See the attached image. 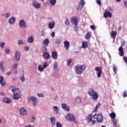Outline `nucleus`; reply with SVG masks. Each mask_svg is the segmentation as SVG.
Listing matches in <instances>:
<instances>
[{"mask_svg":"<svg viewBox=\"0 0 127 127\" xmlns=\"http://www.w3.org/2000/svg\"><path fill=\"white\" fill-rule=\"evenodd\" d=\"M74 69L76 74H78V75H81V74H82L83 72H84L86 69V66L84 64H77L75 66Z\"/></svg>","mask_w":127,"mask_h":127,"instance_id":"obj_1","label":"nucleus"},{"mask_svg":"<svg viewBox=\"0 0 127 127\" xmlns=\"http://www.w3.org/2000/svg\"><path fill=\"white\" fill-rule=\"evenodd\" d=\"M88 94H89L91 97H93L91 99H92L94 101H97V100H98V98H99L98 93L95 92L93 89H90L88 91Z\"/></svg>","mask_w":127,"mask_h":127,"instance_id":"obj_2","label":"nucleus"},{"mask_svg":"<svg viewBox=\"0 0 127 127\" xmlns=\"http://www.w3.org/2000/svg\"><path fill=\"white\" fill-rule=\"evenodd\" d=\"M13 99L14 100H18L19 99V93H20V90L18 88H15L13 91Z\"/></svg>","mask_w":127,"mask_h":127,"instance_id":"obj_3","label":"nucleus"},{"mask_svg":"<svg viewBox=\"0 0 127 127\" xmlns=\"http://www.w3.org/2000/svg\"><path fill=\"white\" fill-rule=\"evenodd\" d=\"M93 119H96L98 123H102V121H104V117H103V115L101 114L98 115L95 114L93 115Z\"/></svg>","mask_w":127,"mask_h":127,"instance_id":"obj_4","label":"nucleus"},{"mask_svg":"<svg viewBox=\"0 0 127 127\" xmlns=\"http://www.w3.org/2000/svg\"><path fill=\"white\" fill-rule=\"evenodd\" d=\"M28 99V101H32L33 107H36L37 103H38V100L36 97H34L33 96L29 97Z\"/></svg>","mask_w":127,"mask_h":127,"instance_id":"obj_5","label":"nucleus"},{"mask_svg":"<svg viewBox=\"0 0 127 127\" xmlns=\"http://www.w3.org/2000/svg\"><path fill=\"white\" fill-rule=\"evenodd\" d=\"M65 119L66 121H69V122H74L75 121V117L71 113H68L65 117Z\"/></svg>","mask_w":127,"mask_h":127,"instance_id":"obj_6","label":"nucleus"},{"mask_svg":"<svg viewBox=\"0 0 127 127\" xmlns=\"http://www.w3.org/2000/svg\"><path fill=\"white\" fill-rule=\"evenodd\" d=\"M95 71H96V72H98L97 77L98 78H100V77L102 76V73L103 72V67L102 66L96 67L95 68Z\"/></svg>","mask_w":127,"mask_h":127,"instance_id":"obj_7","label":"nucleus"},{"mask_svg":"<svg viewBox=\"0 0 127 127\" xmlns=\"http://www.w3.org/2000/svg\"><path fill=\"white\" fill-rule=\"evenodd\" d=\"M70 22L71 23H72V24H74L75 26H77V25H78V19L77 18V17H72Z\"/></svg>","mask_w":127,"mask_h":127,"instance_id":"obj_8","label":"nucleus"},{"mask_svg":"<svg viewBox=\"0 0 127 127\" xmlns=\"http://www.w3.org/2000/svg\"><path fill=\"white\" fill-rule=\"evenodd\" d=\"M19 114L21 116H25L26 114H27V111H26V109L24 108H21L19 110Z\"/></svg>","mask_w":127,"mask_h":127,"instance_id":"obj_9","label":"nucleus"},{"mask_svg":"<svg viewBox=\"0 0 127 127\" xmlns=\"http://www.w3.org/2000/svg\"><path fill=\"white\" fill-rule=\"evenodd\" d=\"M42 56L46 60L47 59H50V57H51V56H50V54L48 52L44 53Z\"/></svg>","mask_w":127,"mask_h":127,"instance_id":"obj_10","label":"nucleus"},{"mask_svg":"<svg viewBox=\"0 0 127 127\" xmlns=\"http://www.w3.org/2000/svg\"><path fill=\"white\" fill-rule=\"evenodd\" d=\"M20 27L21 28H26V23L24 22V20H21L19 22Z\"/></svg>","mask_w":127,"mask_h":127,"instance_id":"obj_11","label":"nucleus"},{"mask_svg":"<svg viewBox=\"0 0 127 127\" xmlns=\"http://www.w3.org/2000/svg\"><path fill=\"white\" fill-rule=\"evenodd\" d=\"M33 6L35 7V8H37V9H39V8L40 7V3L37 2L35 0L33 1Z\"/></svg>","mask_w":127,"mask_h":127,"instance_id":"obj_12","label":"nucleus"},{"mask_svg":"<svg viewBox=\"0 0 127 127\" xmlns=\"http://www.w3.org/2000/svg\"><path fill=\"white\" fill-rule=\"evenodd\" d=\"M65 49L68 50L70 48V43L68 41H65L64 43Z\"/></svg>","mask_w":127,"mask_h":127,"instance_id":"obj_13","label":"nucleus"},{"mask_svg":"<svg viewBox=\"0 0 127 127\" xmlns=\"http://www.w3.org/2000/svg\"><path fill=\"white\" fill-rule=\"evenodd\" d=\"M62 108L64 110V111H66V112H69L70 111V108H69V106L67 105V104L65 103H63L62 105Z\"/></svg>","mask_w":127,"mask_h":127,"instance_id":"obj_14","label":"nucleus"},{"mask_svg":"<svg viewBox=\"0 0 127 127\" xmlns=\"http://www.w3.org/2000/svg\"><path fill=\"white\" fill-rule=\"evenodd\" d=\"M58 58V54L56 51H53L52 53V58L56 60Z\"/></svg>","mask_w":127,"mask_h":127,"instance_id":"obj_15","label":"nucleus"},{"mask_svg":"<svg viewBox=\"0 0 127 127\" xmlns=\"http://www.w3.org/2000/svg\"><path fill=\"white\" fill-rule=\"evenodd\" d=\"M85 4V1H84V0H82L80 4L79 3L77 6V9H82V8H83V6H84Z\"/></svg>","mask_w":127,"mask_h":127,"instance_id":"obj_16","label":"nucleus"},{"mask_svg":"<svg viewBox=\"0 0 127 127\" xmlns=\"http://www.w3.org/2000/svg\"><path fill=\"white\" fill-rule=\"evenodd\" d=\"M119 54L120 56H124L125 55V53L124 52V48H123V47H120L119 48Z\"/></svg>","mask_w":127,"mask_h":127,"instance_id":"obj_17","label":"nucleus"},{"mask_svg":"<svg viewBox=\"0 0 127 127\" xmlns=\"http://www.w3.org/2000/svg\"><path fill=\"white\" fill-rule=\"evenodd\" d=\"M104 16L105 18H107L108 16V17L111 18L112 17V13L108 11H106L104 13Z\"/></svg>","mask_w":127,"mask_h":127,"instance_id":"obj_18","label":"nucleus"},{"mask_svg":"<svg viewBox=\"0 0 127 127\" xmlns=\"http://www.w3.org/2000/svg\"><path fill=\"white\" fill-rule=\"evenodd\" d=\"M20 58V53L18 51H16L15 52V59L16 60V61H18Z\"/></svg>","mask_w":127,"mask_h":127,"instance_id":"obj_19","label":"nucleus"},{"mask_svg":"<svg viewBox=\"0 0 127 127\" xmlns=\"http://www.w3.org/2000/svg\"><path fill=\"white\" fill-rule=\"evenodd\" d=\"M117 31H112L111 32V38L113 39H116V36H117Z\"/></svg>","mask_w":127,"mask_h":127,"instance_id":"obj_20","label":"nucleus"},{"mask_svg":"<svg viewBox=\"0 0 127 127\" xmlns=\"http://www.w3.org/2000/svg\"><path fill=\"white\" fill-rule=\"evenodd\" d=\"M49 44V40L48 39H46L43 42V45H44L45 47L48 46Z\"/></svg>","mask_w":127,"mask_h":127,"instance_id":"obj_21","label":"nucleus"},{"mask_svg":"<svg viewBox=\"0 0 127 127\" xmlns=\"http://www.w3.org/2000/svg\"><path fill=\"white\" fill-rule=\"evenodd\" d=\"M87 122L88 123H91L93 119V114H89V116L87 117Z\"/></svg>","mask_w":127,"mask_h":127,"instance_id":"obj_22","label":"nucleus"},{"mask_svg":"<svg viewBox=\"0 0 127 127\" xmlns=\"http://www.w3.org/2000/svg\"><path fill=\"white\" fill-rule=\"evenodd\" d=\"M34 41V38H33V36H31L30 37L28 38L27 41L29 43H32Z\"/></svg>","mask_w":127,"mask_h":127,"instance_id":"obj_23","label":"nucleus"},{"mask_svg":"<svg viewBox=\"0 0 127 127\" xmlns=\"http://www.w3.org/2000/svg\"><path fill=\"white\" fill-rule=\"evenodd\" d=\"M3 101L6 104H10L11 103V100L8 98H4Z\"/></svg>","mask_w":127,"mask_h":127,"instance_id":"obj_24","label":"nucleus"},{"mask_svg":"<svg viewBox=\"0 0 127 127\" xmlns=\"http://www.w3.org/2000/svg\"><path fill=\"white\" fill-rule=\"evenodd\" d=\"M82 48H87L88 47V42H83L82 43Z\"/></svg>","mask_w":127,"mask_h":127,"instance_id":"obj_25","label":"nucleus"},{"mask_svg":"<svg viewBox=\"0 0 127 127\" xmlns=\"http://www.w3.org/2000/svg\"><path fill=\"white\" fill-rule=\"evenodd\" d=\"M116 113L114 112H112L110 114V117L111 119H112V120H116V119H115L116 118Z\"/></svg>","mask_w":127,"mask_h":127,"instance_id":"obj_26","label":"nucleus"},{"mask_svg":"<svg viewBox=\"0 0 127 127\" xmlns=\"http://www.w3.org/2000/svg\"><path fill=\"white\" fill-rule=\"evenodd\" d=\"M99 107H101V103H98V105L96 106L95 108L93 111V113L97 112V111H98V109H99Z\"/></svg>","mask_w":127,"mask_h":127,"instance_id":"obj_27","label":"nucleus"},{"mask_svg":"<svg viewBox=\"0 0 127 127\" xmlns=\"http://www.w3.org/2000/svg\"><path fill=\"white\" fill-rule=\"evenodd\" d=\"M15 22V18L12 17L9 20V23L10 24H13L14 22Z\"/></svg>","mask_w":127,"mask_h":127,"instance_id":"obj_28","label":"nucleus"},{"mask_svg":"<svg viewBox=\"0 0 127 127\" xmlns=\"http://www.w3.org/2000/svg\"><path fill=\"white\" fill-rule=\"evenodd\" d=\"M55 25V23L49 22V28H50V29H52V28H54V25Z\"/></svg>","mask_w":127,"mask_h":127,"instance_id":"obj_29","label":"nucleus"},{"mask_svg":"<svg viewBox=\"0 0 127 127\" xmlns=\"http://www.w3.org/2000/svg\"><path fill=\"white\" fill-rule=\"evenodd\" d=\"M85 38L87 40L90 39L91 38V32H88L87 34L85 35Z\"/></svg>","mask_w":127,"mask_h":127,"instance_id":"obj_30","label":"nucleus"},{"mask_svg":"<svg viewBox=\"0 0 127 127\" xmlns=\"http://www.w3.org/2000/svg\"><path fill=\"white\" fill-rule=\"evenodd\" d=\"M38 69L40 72H43V70H44V67L43 65H40L38 66Z\"/></svg>","mask_w":127,"mask_h":127,"instance_id":"obj_31","label":"nucleus"},{"mask_svg":"<svg viewBox=\"0 0 127 127\" xmlns=\"http://www.w3.org/2000/svg\"><path fill=\"white\" fill-rule=\"evenodd\" d=\"M51 123H52V126H55V122H56L55 118L52 117L51 119Z\"/></svg>","mask_w":127,"mask_h":127,"instance_id":"obj_32","label":"nucleus"},{"mask_svg":"<svg viewBox=\"0 0 127 127\" xmlns=\"http://www.w3.org/2000/svg\"><path fill=\"white\" fill-rule=\"evenodd\" d=\"M112 124L113 125L114 127H117V121L116 120V119H113L112 120Z\"/></svg>","mask_w":127,"mask_h":127,"instance_id":"obj_33","label":"nucleus"},{"mask_svg":"<svg viewBox=\"0 0 127 127\" xmlns=\"http://www.w3.org/2000/svg\"><path fill=\"white\" fill-rule=\"evenodd\" d=\"M3 63L2 61L0 62V69L1 71H3L4 70V68H3Z\"/></svg>","mask_w":127,"mask_h":127,"instance_id":"obj_34","label":"nucleus"},{"mask_svg":"<svg viewBox=\"0 0 127 127\" xmlns=\"http://www.w3.org/2000/svg\"><path fill=\"white\" fill-rule=\"evenodd\" d=\"M42 51L43 52V53H46L47 52V48H46V47H45V46H43L42 48Z\"/></svg>","mask_w":127,"mask_h":127,"instance_id":"obj_35","label":"nucleus"},{"mask_svg":"<svg viewBox=\"0 0 127 127\" xmlns=\"http://www.w3.org/2000/svg\"><path fill=\"white\" fill-rule=\"evenodd\" d=\"M113 69L115 74H117V71H118V67H117V66H116V65H113Z\"/></svg>","mask_w":127,"mask_h":127,"instance_id":"obj_36","label":"nucleus"},{"mask_svg":"<svg viewBox=\"0 0 127 127\" xmlns=\"http://www.w3.org/2000/svg\"><path fill=\"white\" fill-rule=\"evenodd\" d=\"M54 109L56 114L59 113V108H58V107L57 106H54Z\"/></svg>","mask_w":127,"mask_h":127,"instance_id":"obj_37","label":"nucleus"},{"mask_svg":"<svg viewBox=\"0 0 127 127\" xmlns=\"http://www.w3.org/2000/svg\"><path fill=\"white\" fill-rule=\"evenodd\" d=\"M64 23L66 25H70V21H69V20L67 18H65Z\"/></svg>","mask_w":127,"mask_h":127,"instance_id":"obj_38","label":"nucleus"},{"mask_svg":"<svg viewBox=\"0 0 127 127\" xmlns=\"http://www.w3.org/2000/svg\"><path fill=\"white\" fill-rule=\"evenodd\" d=\"M16 89L15 86H10L9 88V89L10 90V91H11V92H12L13 93V92H14V90Z\"/></svg>","mask_w":127,"mask_h":127,"instance_id":"obj_39","label":"nucleus"},{"mask_svg":"<svg viewBox=\"0 0 127 127\" xmlns=\"http://www.w3.org/2000/svg\"><path fill=\"white\" fill-rule=\"evenodd\" d=\"M50 1L52 5H55V4L56 3V0H50Z\"/></svg>","mask_w":127,"mask_h":127,"instance_id":"obj_40","label":"nucleus"},{"mask_svg":"<svg viewBox=\"0 0 127 127\" xmlns=\"http://www.w3.org/2000/svg\"><path fill=\"white\" fill-rule=\"evenodd\" d=\"M55 43H56V44H58V45H59V44L61 43V40H60V39H57L55 40Z\"/></svg>","mask_w":127,"mask_h":127,"instance_id":"obj_41","label":"nucleus"},{"mask_svg":"<svg viewBox=\"0 0 127 127\" xmlns=\"http://www.w3.org/2000/svg\"><path fill=\"white\" fill-rule=\"evenodd\" d=\"M76 102L78 104L81 103V102H82V100L81 99L80 97H77L76 99Z\"/></svg>","mask_w":127,"mask_h":127,"instance_id":"obj_42","label":"nucleus"},{"mask_svg":"<svg viewBox=\"0 0 127 127\" xmlns=\"http://www.w3.org/2000/svg\"><path fill=\"white\" fill-rule=\"evenodd\" d=\"M17 66H18V64H14L13 66H12V70H14V69H16L17 68Z\"/></svg>","mask_w":127,"mask_h":127,"instance_id":"obj_43","label":"nucleus"},{"mask_svg":"<svg viewBox=\"0 0 127 127\" xmlns=\"http://www.w3.org/2000/svg\"><path fill=\"white\" fill-rule=\"evenodd\" d=\"M66 61H67L68 66H70V65L71 64V63H72V59L67 60Z\"/></svg>","mask_w":127,"mask_h":127,"instance_id":"obj_44","label":"nucleus"},{"mask_svg":"<svg viewBox=\"0 0 127 127\" xmlns=\"http://www.w3.org/2000/svg\"><path fill=\"white\" fill-rule=\"evenodd\" d=\"M18 45H22L23 44V41L22 40H19L18 41Z\"/></svg>","mask_w":127,"mask_h":127,"instance_id":"obj_45","label":"nucleus"},{"mask_svg":"<svg viewBox=\"0 0 127 127\" xmlns=\"http://www.w3.org/2000/svg\"><path fill=\"white\" fill-rule=\"evenodd\" d=\"M5 43L4 42H0V47L1 48H3V46H4Z\"/></svg>","mask_w":127,"mask_h":127,"instance_id":"obj_46","label":"nucleus"},{"mask_svg":"<svg viewBox=\"0 0 127 127\" xmlns=\"http://www.w3.org/2000/svg\"><path fill=\"white\" fill-rule=\"evenodd\" d=\"M56 126H57V127H62V125H61V124L59 122L56 123Z\"/></svg>","mask_w":127,"mask_h":127,"instance_id":"obj_47","label":"nucleus"},{"mask_svg":"<svg viewBox=\"0 0 127 127\" xmlns=\"http://www.w3.org/2000/svg\"><path fill=\"white\" fill-rule=\"evenodd\" d=\"M53 67H54V69L55 70H56V69H57V67H58L57 63H55V64H54Z\"/></svg>","mask_w":127,"mask_h":127,"instance_id":"obj_48","label":"nucleus"},{"mask_svg":"<svg viewBox=\"0 0 127 127\" xmlns=\"http://www.w3.org/2000/svg\"><path fill=\"white\" fill-rule=\"evenodd\" d=\"M20 80L22 81V82H24L25 81L24 75H23L22 77H20Z\"/></svg>","mask_w":127,"mask_h":127,"instance_id":"obj_49","label":"nucleus"},{"mask_svg":"<svg viewBox=\"0 0 127 127\" xmlns=\"http://www.w3.org/2000/svg\"><path fill=\"white\" fill-rule=\"evenodd\" d=\"M47 65H48L47 62H45L44 64V65L42 66H43V67H44V68L45 69V68H47Z\"/></svg>","mask_w":127,"mask_h":127,"instance_id":"obj_50","label":"nucleus"},{"mask_svg":"<svg viewBox=\"0 0 127 127\" xmlns=\"http://www.w3.org/2000/svg\"><path fill=\"white\" fill-rule=\"evenodd\" d=\"M38 96L40 98H44V96L42 94V93H38Z\"/></svg>","mask_w":127,"mask_h":127,"instance_id":"obj_51","label":"nucleus"},{"mask_svg":"<svg viewBox=\"0 0 127 127\" xmlns=\"http://www.w3.org/2000/svg\"><path fill=\"white\" fill-rule=\"evenodd\" d=\"M90 28H91L92 30H95V29H96V26H95V25H91Z\"/></svg>","mask_w":127,"mask_h":127,"instance_id":"obj_52","label":"nucleus"},{"mask_svg":"<svg viewBox=\"0 0 127 127\" xmlns=\"http://www.w3.org/2000/svg\"><path fill=\"white\" fill-rule=\"evenodd\" d=\"M126 44V42L125 41H122L121 42V47H124L125 45Z\"/></svg>","mask_w":127,"mask_h":127,"instance_id":"obj_53","label":"nucleus"},{"mask_svg":"<svg viewBox=\"0 0 127 127\" xmlns=\"http://www.w3.org/2000/svg\"><path fill=\"white\" fill-rule=\"evenodd\" d=\"M96 3H97L98 5H101V1L100 0H96Z\"/></svg>","mask_w":127,"mask_h":127,"instance_id":"obj_54","label":"nucleus"},{"mask_svg":"<svg viewBox=\"0 0 127 127\" xmlns=\"http://www.w3.org/2000/svg\"><path fill=\"white\" fill-rule=\"evenodd\" d=\"M123 96L124 98H126V97H127V93L126 91H124L123 93Z\"/></svg>","mask_w":127,"mask_h":127,"instance_id":"obj_55","label":"nucleus"},{"mask_svg":"<svg viewBox=\"0 0 127 127\" xmlns=\"http://www.w3.org/2000/svg\"><path fill=\"white\" fill-rule=\"evenodd\" d=\"M0 84L2 85V86H5V84H6V83H5V82H4V81H2V82H0Z\"/></svg>","mask_w":127,"mask_h":127,"instance_id":"obj_56","label":"nucleus"},{"mask_svg":"<svg viewBox=\"0 0 127 127\" xmlns=\"http://www.w3.org/2000/svg\"><path fill=\"white\" fill-rule=\"evenodd\" d=\"M123 59H124L125 62H126V63H127V57L126 56H124L123 58Z\"/></svg>","mask_w":127,"mask_h":127,"instance_id":"obj_57","label":"nucleus"},{"mask_svg":"<svg viewBox=\"0 0 127 127\" xmlns=\"http://www.w3.org/2000/svg\"><path fill=\"white\" fill-rule=\"evenodd\" d=\"M5 53H6L7 54H8V53H9V49H5Z\"/></svg>","mask_w":127,"mask_h":127,"instance_id":"obj_58","label":"nucleus"},{"mask_svg":"<svg viewBox=\"0 0 127 127\" xmlns=\"http://www.w3.org/2000/svg\"><path fill=\"white\" fill-rule=\"evenodd\" d=\"M3 81V77L0 76V83H1Z\"/></svg>","mask_w":127,"mask_h":127,"instance_id":"obj_59","label":"nucleus"},{"mask_svg":"<svg viewBox=\"0 0 127 127\" xmlns=\"http://www.w3.org/2000/svg\"><path fill=\"white\" fill-rule=\"evenodd\" d=\"M29 49V48L28 47H25L24 48L25 51H28Z\"/></svg>","mask_w":127,"mask_h":127,"instance_id":"obj_60","label":"nucleus"},{"mask_svg":"<svg viewBox=\"0 0 127 127\" xmlns=\"http://www.w3.org/2000/svg\"><path fill=\"white\" fill-rule=\"evenodd\" d=\"M51 36H52V37H55V32H53L51 34Z\"/></svg>","mask_w":127,"mask_h":127,"instance_id":"obj_61","label":"nucleus"},{"mask_svg":"<svg viewBox=\"0 0 127 127\" xmlns=\"http://www.w3.org/2000/svg\"><path fill=\"white\" fill-rule=\"evenodd\" d=\"M0 96H4V95H5V93H4V92H1L0 93Z\"/></svg>","mask_w":127,"mask_h":127,"instance_id":"obj_62","label":"nucleus"},{"mask_svg":"<svg viewBox=\"0 0 127 127\" xmlns=\"http://www.w3.org/2000/svg\"><path fill=\"white\" fill-rule=\"evenodd\" d=\"M124 5H125V7H127V1H124Z\"/></svg>","mask_w":127,"mask_h":127,"instance_id":"obj_63","label":"nucleus"},{"mask_svg":"<svg viewBox=\"0 0 127 127\" xmlns=\"http://www.w3.org/2000/svg\"><path fill=\"white\" fill-rule=\"evenodd\" d=\"M74 30L75 31H78V27H77L76 26L75 27H74Z\"/></svg>","mask_w":127,"mask_h":127,"instance_id":"obj_64","label":"nucleus"}]
</instances>
